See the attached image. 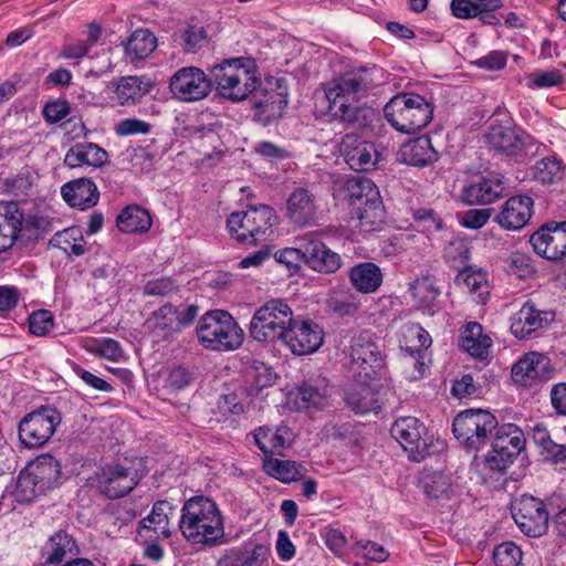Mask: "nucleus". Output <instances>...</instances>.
<instances>
[{
	"label": "nucleus",
	"mask_w": 566,
	"mask_h": 566,
	"mask_svg": "<svg viewBox=\"0 0 566 566\" xmlns=\"http://www.w3.org/2000/svg\"><path fill=\"white\" fill-rule=\"evenodd\" d=\"M497 419L489 410L467 409L452 422L455 439L469 451H480L492 440Z\"/></svg>",
	"instance_id": "nucleus-6"
},
{
	"label": "nucleus",
	"mask_w": 566,
	"mask_h": 566,
	"mask_svg": "<svg viewBox=\"0 0 566 566\" xmlns=\"http://www.w3.org/2000/svg\"><path fill=\"white\" fill-rule=\"evenodd\" d=\"M491 451L484 458L485 470L504 473L525 447L523 432L515 424H504L493 433Z\"/></svg>",
	"instance_id": "nucleus-11"
},
{
	"label": "nucleus",
	"mask_w": 566,
	"mask_h": 566,
	"mask_svg": "<svg viewBox=\"0 0 566 566\" xmlns=\"http://www.w3.org/2000/svg\"><path fill=\"white\" fill-rule=\"evenodd\" d=\"M553 318L552 312L539 311L527 302L512 318L511 331L517 338H526L533 332L543 328Z\"/></svg>",
	"instance_id": "nucleus-28"
},
{
	"label": "nucleus",
	"mask_w": 566,
	"mask_h": 566,
	"mask_svg": "<svg viewBox=\"0 0 566 566\" xmlns=\"http://www.w3.org/2000/svg\"><path fill=\"white\" fill-rule=\"evenodd\" d=\"M506 62L507 54L504 51H492L488 55L476 60L474 65L488 71H499L505 67Z\"/></svg>",
	"instance_id": "nucleus-63"
},
{
	"label": "nucleus",
	"mask_w": 566,
	"mask_h": 566,
	"mask_svg": "<svg viewBox=\"0 0 566 566\" xmlns=\"http://www.w3.org/2000/svg\"><path fill=\"white\" fill-rule=\"evenodd\" d=\"M533 199L528 196H515L505 201L495 221L506 230H520L532 217Z\"/></svg>",
	"instance_id": "nucleus-25"
},
{
	"label": "nucleus",
	"mask_w": 566,
	"mask_h": 566,
	"mask_svg": "<svg viewBox=\"0 0 566 566\" xmlns=\"http://www.w3.org/2000/svg\"><path fill=\"white\" fill-rule=\"evenodd\" d=\"M534 178L544 185H552L562 180V161L549 157L541 159L534 167Z\"/></svg>",
	"instance_id": "nucleus-49"
},
{
	"label": "nucleus",
	"mask_w": 566,
	"mask_h": 566,
	"mask_svg": "<svg viewBox=\"0 0 566 566\" xmlns=\"http://www.w3.org/2000/svg\"><path fill=\"white\" fill-rule=\"evenodd\" d=\"M108 160L105 149L94 143L83 142L73 145L65 154L64 165L69 168L90 166L102 167Z\"/></svg>",
	"instance_id": "nucleus-30"
},
{
	"label": "nucleus",
	"mask_w": 566,
	"mask_h": 566,
	"mask_svg": "<svg viewBox=\"0 0 566 566\" xmlns=\"http://www.w3.org/2000/svg\"><path fill=\"white\" fill-rule=\"evenodd\" d=\"M50 244L61 249L69 255L81 256L85 253V240L78 227H71L56 232L50 240Z\"/></svg>",
	"instance_id": "nucleus-42"
},
{
	"label": "nucleus",
	"mask_w": 566,
	"mask_h": 566,
	"mask_svg": "<svg viewBox=\"0 0 566 566\" xmlns=\"http://www.w3.org/2000/svg\"><path fill=\"white\" fill-rule=\"evenodd\" d=\"M193 380V373L185 366L171 368L167 377V386L172 390H181L189 386Z\"/></svg>",
	"instance_id": "nucleus-60"
},
{
	"label": "nucleus",
	"mask_w": 566,
	"mask_h": 566,
	"mask_svg": "<svg viewBox=\"0 0 566 566\" xmlns=\"http://www.w3.org/2000/svg\"><path fill=\"white\" fill-rule=\"evenodd\" d=\"M153 88L149 81L139 76H123L116 83L114 98L122 106L134 105Z\"/></svg>",
	"instance_id": "nucleus-33"
},
{
	"label": "nucleus",
	"mask_w": 566,
	"mask_h": 566,
	"mask_svg": "<svg viewBox=\"0 0 566 566\" xmlns=\"http://www.w3.org/2000/svg\"><path fill=\"white\" fill-rule=\"evenodd\" d=\"M390 433L408 453L410 460L420 462L429 454L427 428L419 419L401 417L394 422Z\"/></svg>",
	"instance_id": "nucleus-16"
},
{
	"label": "nucleus",
	"mask_w": 566,
	"mask_h": 566,
	"mask_svg": "<svg viewBox=\"0 0 566 566\" xmlns=\"http://www.w3.org/2000/svg\"><path fill=\"white\" fill-rule=\"evenodd\" d=\"M457 284H463L471 293H478L482 296L486 289V280L480 271L465 269L461 271L455 279Z\"/></svg>",
	"instance_id": "nucleus-55"
},
{
	"label": "nucleus",
	"mask_w": 566,
	"mask_h": 566,
	"mask_svg": "<svg viewBox=\"0 0 566 566\" xmlns=\"http://www.w3.org/2000/svg\"><path fill=\"white\" fill-rule=\"evenodd\" d=\"M51 220L41 214L24 217L15 201H0V253L12 248L23 230L38 238L51 230Z\"/></svg>",
	"instance_id": "nucleus-8"
},
{
	"label": "nucleus",
	"mask_w": 566,
	"mask_h": 566,
	"mask_svg": "<svg viewBox=\"0 0 566 566\" xmlns=\"http://www.w3.org/2000/svg\"><path fill=\"white\" fill-rule=\"evenodd\" d=\"M263 470L270 476L282 483H292L304 478L306 468L293 460H281L276 458H264Z\"/></svg>",
	"instance_id": "nucleus-37"
},
{
	"label": "nucleus",
	"mask_w": 566,
	"mask_h": 566,
	"mask_svg": "<svg viewBox=\"0 0 566 566\" xmlns=\"http://www.w3.org/2000/svg\"><path fill=\"white\" fill-rule=\"evenodd\" d=\"M409 291L412 296L423 305H430L440 294L439 289L430 277L417 279L411 285Z\"/></svg>",
	"instance_id": "nucleus-51"
},
{
	"label": "nucleus",
	"mask_w": 566,
	"mask_h": 566,
	"mask_svg": "<svg viewBox=\"0 0 566 566\" xmlns=\"http://www.w3.org/2000/svg\"><path fill=\"white\" fill-rule=\"evenodd\" d=\"M420 486L430 499H449L452 492L451 478L442 472H424L420 478Z\"/></svg>",
	"instance_id": "nucleus-45"
},
{
	"label": "nucleus",
	"mask_w": 566,
	"mask_h": 566,
	"mask_svg": "<svg viewBox=\"0 0 566 566\" xmlns=\"http://www.w3.org/2000/svg\"><path fill=\"white\" fill-rule=\"evenodd\" d=\"M91 480L108 499L123 497L138 484L136 473L119 464L103 468Z\"/></svg>",
	"instance_id": "nucleus-19"
},
{
	"label": "nucleus",
	"mask_w": 566,
	"mask_h": 566,
	"mask_svg": "<svg viewBox=\"0 0 566 566\" xmlns=\"http://www.w3.org/2000/svg\"><path fill=\"white\" fill-rule=\"evenodd\" d=\"M332 395V387L325 377H312L298 387V397L306 408L323 409Z\"/></svg>",
	"instance_id": "nucleus-34"
},
{
	"label": "nucleus",
	"mask_w": 566,
	"mask_h": 566,
	"mask_svg": "<svg viewBox=\"0 0 566 566\" xmlns=\"http://www.w3.org/2000/svg\"><path fill=\"white\" fill-rule=\"evenodd\" d=\"M147 322L154 331L161 332L164 337L178 333L177 307L167 303L155 311Z\"/></svg>",
	"instance_id": "nucleus-46"
},
{
	"label": "nucleus",
	"mask_w": 566,
	"mask_h": 566,
	"mask_svg": "<svg viewBox=\"0 0 566 566\" xmlns=\"http://www.w3.org/2000/svg\"><path fill=\"white\" fill-rule=\"evenodd\" d=\"M33 476L40 482L41 490H49L55 486L61 478V464L51 454H44L30 465Z\"/></svg>",
	"instance_id": "nucleus-40"
},
{
	"label": "nucleus",
	"mask_w": 566,
	"mask_h": 566,
	"mask_svg": "<svg viewBox=\"0 0 566 566\" xmlns=\"http://www.w3.org/2000/svg\"><path fill=\"white\" fill-rule=\"evenodd\" d=\"M61 195L67 205L81 210L94 207L99 199L95 182L88 178H77L64 184Z\"/></svg>",
	"instance_id": "nucleus-27"
},
{
	"label": "nucleus",
	"mask_w": 566,
	"mask_h": 566,
	"mask_svg": "<svg viewBox=\"0 0 566 566\" xmlns=\"http://www.w3.org/2000/svg\"><path fill=\"white\" fill-rule=\"evenodd\" d=\"M492 339L483 333L478 322H471L461 334V348L476 358H485L490 353Z\"/></svg>",
	"instance_id": "nucleus-36"
},
{
	"label": "nucleus",
	"mask_w": 566,
	"mask_h": 566,
	"mask_svg": "<svg viewBox=\"0 0 566 566\" xmlns=\"http://www.w3.org/2000/svg\"><path fill=\"white\" fill-rule=\"evenodd\" d=\"M484 138L492 150L515 161H520L532 145V137L511 120L491 123Z\"/></svg>",
	"instance_id": "nucleus-12"
},
{
	"label": "nucleus",
	"mask_w": 566,
	"mask_h": 566,
	"mask_svg": "<svg viewBox=\"0 0 566 566\" xmlns=\"http://www.w3.org/2000/svg\"><path fill=\"white\" fill-rule=\"evenodd\" d=\"M382 70L376 65L363 66L333 80L325 88L326 114L347 126L363 128L370 111L356 103L381 84Z\"/></svg>",
	"instance_id": "nucleus-2"
},
{
	"label": "nucleus",
	"mask_w": 566,
	"mask_h": 566,
	"mask_svg": "<svg viewBox=\"0 0 566 566\" xmlns=\"http://www.w3.org/2000/svg\"><path fill=\"white\" fill-rule=\"evenodd\" d=\"M373 380L354 375V380L345 387L344 401L355 413L376 412L381 408L378 392L370 384Z\"/></svg>",
	"instance_id": "nucleus-23"
},
{
	"label": "nucleus",
	"mask_w": 566,
	"mask_h": 566,
	"mask_svg": "<svg viewBox=\"0 0 566 566\" xmlns=\"http://www.w3.org/2000/svg\"><path fill=\"white\" fill-rule=\"evenodd\" d=\"M480 7L472 0H452L451 12L459 19H472L478 17Z\"/></svg>",
	"instance_id": "nucleus-64"
},
{
	"label": "nucleus",
	"mask_w": 566,
	"mask_h": 566,
	"mask_svg": "<svg viewBox=\"0 0 566 566\" xmlns=\"http://www.w3.org/2000/svg\"><path fill=\"white\" fill-rule=\"evenodd\" d=\"M388 123L398 132L416 134L433 118V105L426 97L403 92L395 95L384 108Z\"/></svg>",
	"instance_id": "nucleus-5"
},
{
	"label": "nucleus",
	"mask_w": 566,
	"mask_h": 566,
	"mask_svg": "<svg viewBox=\"0 0 566 566\" xmlns=\"http://www.w3.org/2000/svg\"><path fill=\"white\" fill-rule=\"evenodd\" d=\"M178 291L176 282L168 276L150 280L144 285V294L153 296H168Z\"/></svg>",
	"instance_id": "nucleus-56"
},
{
	"label": "nucleus",
	"mask_w": 566,
	"mask_h": 566,
	"mask_svg": "<svg viewBox=\"0 0 566 566\" xmlns=\"http://www.w3.org/2000/svg\"><path fill=\"white\" fill-rule=\"evenodd\" d=\"M174 41L182 48L185 53H196L207 42V32L202 27L187 25L175 32Z\"/></svg>",
	"instance_id": "nucleus-48"
},
{
	"label": "nucleus",
	"mask_w": 566,
	"mask_h": 566,
	"mask_svg": "<svg viewBox=\"0 0 566 566\" xmlns=\"http://www.w3.org/2000/svg\"><path fill=\"white\" fill-rule=\"evenodd\" d=\"M249 63L244 57L223 60L212 67V76L221 97L239 103L251 96L255 116L265 125L283 115L287 97L281 91L263 87Z\"/></svg>",
	"instance_id": "nucleus-1"
},
{
	"label": "nucleus",
	"mask_w": 566,
	"mask_h": 566,
	"mask_svg": "<svg viewBox=\"0 0 566 566\" xmlns=\"http://www.w3.org/2000/svg\"><path fill=\"white\" fill-rule=\"evenodd\" d=\"M324 342V331L311 319H293L280 343L295 355L315 353Z\"/></svg>",
	"instance_id": "nucleus-18"
},
{
	"label": "nucleus",
	"mask_w": 566,
	"mask_h": 566,
	"mask_svg": "<svg viewBox=\"0 0 566 566\" xmlns=\"http://www.w3.org/2000/svg\"><path fill=\"white\" fill-rule=\"evenodd\" d=\"M413 219L417 227L428 235L440 231L443 228V221L434 210L421 208L413 212Z\"/></svg>",
	"instance_id": "nucleus-53"
},
{
	"label": "nucleus",
	"mask_w": 566,
	"mask_h": 566,
	"mask_svg": "<svg viewBox=\"0 0 566 566\" xmlns=\"http://www.w3.org/2000/svg\"><path fill=\"white\" fill-rule=\"evenodd\" d=\"M60 423L61 413L57 409L40 407L20 420L19 439L29 449L41 448L52 438Z\"/></svg>",
	"instance_id": "nucleus-13"
},
{
	"label": "nucleus",
	"mask_w": 566,
	"mask_h": 566,
	"mask_svg": "<svg viewBox=\"0 0 566 566\" xmlns=\"http://www.w3.org/2000/svg\"><path fill=\"white\" fill-rule=\"evenodd\" d=\"M302 238L297 239V248H285L274 254L276 262L285 264L289 269L296 268L301 261L304 262Z\"/></svg>",
	"instance_id": "nucleus-61"
},
{
	"label": "nucleus",
	"mask_w": 566,
	"mask_h": 566,
	"mask_svg": "<svg viewBox=\"0 0 566 566\" xmlns=\"http://www.w3.org/2000/svg\"><path fill=\"white\" fill-rule=\"evenodd\" d=\"M317 206L315 196L305 188L295 189L286 201V217L291 223L303 228L316 220Z\"/></svg>",
	"instance_id": "nucleus-24"
},
{
	"label": "nucleus",
	"mask_w": 566,
	"mask_h": 566,
	"mask_svg": "<svg viewBox=\"0 0 566 566\" xmlns=\"http://www.w3.org/2000/svg\"><path fill=\"white\" fill-rule=\"evenodd\" d=\"M397 160L409 166L426 167L438 160V151L430 138L420 136L400 147Z\"/></svg>",
	"instance_id": "nucleus-29"
},
{
	"label": "nucleus",
	"mask_w": 566,
	"mask_h": 566,
	"mask_svg": "<svg viewBox=\"0 0 566 566\" xmlns=\"http://www.w3.org/2000/svg\"><path fill=\"white\" fill-rule=\"evenodd\" d=\"M493 209H470L462 214L460 223L468 229H480L490 219Z\"/></svg>",
	"instance_id": "nucleus-59"
},
{
	"label": "nucleus",
	"mask_w": 566,
	"mask_h": 566,
	"mask_svg": "<svg viewBox=\"0 0 566 566\" xmlns=\"http://www.w3.org/2000/svg\"><path fill=\"white\" fill-rule=\"evenodd\" d=\"M253 436L255 444L264 453L265 458H269V454H282L285 439L281 433V429L274 430L268 427H260L254 431Z\"/></svg>",
	"instance_id": "nucleus-47"
},
{
	"label": "nucleus",
	"mask_w": 566,
	"mask_h": 566,
	"mask_svg": "<svg viewBox=\"0 0 566 566\" xmlns=\"http://www.w3.org/2000/svg\"><path fill=\"white\" fill-rule=\"evenodd\" d=\"M44 566L60 564L70 555L77 554L75 541L65 531L54 533L42 547Z\"/></svg>",
	"instance_id": "nucleus-32"
},
{
	"label": "nucleus",
	"mask_w": 566,
	"mask_h": 566,
	"mask_svg": "<svg viewBox=\"0 0 566 566\" xmlns=\"http://www.w3.org/2000/svg\"><path fill=\"white\" fill-rule=\"evenodd\" d=\"M150 124L138 118H126L120 120L115 132L119 136H129L136 134H147L150 132Z\"/></svg>",
	"instance_id": "nucleus-62"
},
{
	"label": "nucleus",
	"mask_w": 566,
	"mask_h": 566,
	"mask_svg": "<svg viewBox=\"0 0 566 566\" xmlns=\"http://www.w3.org/2000/svg\"><path fill=\"white\" fill-rule=\"evenodd\" d=\"M179 528L193 544L217 546L224 543V525L217 503L203 495L187 500L181 509Z\"/></svg>",
	"instance_id": "nucleus-3"
},
{
	"label": "nucleus",
	"mask_w": 566,
	"mask_h": 566,
	"mask_svg": "<svg viewBox=\"0 0 566 566\" xmlns=\"http://www.w3.org/2000/svg\"><path fill=\"white\" fill-rule=\"evenodd\" d=\"M276 219L273 208L266 205L252 206L245 211L232 212L227 220V228L238 242L254 244L264 239Z\"/></svg>",
	"instance_id": "nucleus-9"
},
{
	"label": "nucleus",
	"mask_w": 566,
	"mask_h": 566,
	"mask_svg": "<svg viewBox=\"0 0 566 566\" xmlns=\"http://www.w3.org/2000/svg\"><path fill=\"white\" fill-rule=\"evenodd\" d=\"M347 199L363 227H375L384 220V206L375 184L367 178H352L345 185Z\"/></svg>",
	"instance_id": "nucleus-10"
},
{
	"label": "nucleus",
	"mask_w": 566,
	"mask_h": 566,
	"mask_svg": "<svg viewBox=\"0 0 566 566\" xmlns=\"http://www.w3.org/2000/svg\"><path fill=\"white\" fill-rule=\"evenodd\" d=\"M511 511L516 525L525 535L538 537L546 532L549 511L542 500L523 494L512 503Z\"/></svg>",
	"instance_id": "nucleus-15"
},
{
	"label": "nucleus",
	"mask_w": 566,
	"mask_h": 566,
	"mask_svg": "<svg viewBox=\"0 0 566 566\" xmlns=\"http://www.w3.org/2000/svg\"><path fill=\"white\" fill-rule=\"evenodd\" d=\"M116 224L125 233L147 232L151 227V217L139 206H127L117 216Z\"/></svg>",
	"instance_id": "nucleus-39"
},
{
	"label": "nucleus",
	"mask_w": 566,
	"mask_h": 566,
	"mask_svg": "<svg viewBox=\"0 0 566 566\" xmlns=\"http://www.w3.org/2000/svg\"><path fill=\"white\" fill-rule=\"evenodd\" d=\"M531 82L527 84L530 88H544L556 86L562 83L563 76L557 70L546 72H534L528 75Z\"/></svg>",
	"instance_id": "nucleus-57"
},
{
	"label": "nucleus",
	"mask_w": 566,
	"mask_h": 566,
	"mask_svg": "<svg viewBox=\"0 0 566 566\" xmlns=\"http://www.w3.org/2000/svg\"><path fill=\"white\" fill-rule=\"evenodd\" d=\"M294 319L290 305L280 298H272L259 307L249 327L250 336L262 343H277Z\"/></svg>",
	"instance_id": "nucleus-7"
},
{
	"label": "nucleus",
	"mask_w": 566,
	"mask_h": 566,
	"mask_svg": "<svg viewBox=\"0 0 566 566\" xmlns=\"http://www.w3.org/2000/svg\"><path fill=\"white\" fill-rule=\"evenodd\" d=\"M338 151L355 171H367L376 164L377 151L374 144L356 134H346L339 143Z\"/></svg>",
	"instance_id": "nucleus-22"
},
{
	"label": "nucleus",
	"mask_w": 566,
	"mask_h": 566,
	"mask_svg": "<svg viewBox=\"0 0 566 566\" xmlns=\"http://www.w3.org/2000/svg\"><path fill=\"white\" fill-rule=\"evenodd\" d=\"M157 48L156 35L147 29L135 30L124 42L125 56L130 61L148 57Z\"/></svg>",
	"instance_id": "nucleus-35"
},
{
	"label": "nucleus",
	"mask_w": 566,
	"mask_h": 566,
	"mask_svg": "<svg viewBox=\"0 0 566 566\" xmlns=\"http://www.w3.org/2000/svg\"><path fill=\"white\" fill-rule=\"evenodd\" d=\"M264 547L255 546L252 551L231 548L217 562L216 566H263Z\"/></svg>",
	"instance_id": "nucleus-41"
},
{
	"label": "nucleus",
	"mask_w": 566,
	"mask_h": 566,
	"mask_svg": "<svg viewBox=\"0 0 566 566\" xmlns=\"http://www.w3.org/2000/svg\"><path fill=\"white\" fill-rule=\"evenodd\" d=\"M33 474V471L29 468L27 471H22L18 476L17 491L21 493L22 501H31L39 494L45 492V490L38 488L40 482Z\"/></svg>",
	"instance_id": "nucleus-52"
},
{
	"label": "nucleus",
	"mask_w": 566,
	"mask_h": 566,
	"mask_svg": "<svg viewBox=\"0 0 566 566\" xmlns=\"http://www.w3.org/2000/svg\"><path fill=\"white\" fill-rule=\"evenodd\" d=\"M345 353L350 358V369L358 377L376 379L385 367L381 350L368 332L353 336Z\"/></svg>",
	"instance_id": "nucleus-14"
},
{
	"label": "nucleus",
	"mask_w": 566,
	"mask_h": 566,
	"mask_svg": "<svg viewBox=\"0 0 566 566\" xmlns=\"http://www.w3.org/2000/svg\"><path fill=\"white\" fill-rule=\"evenodd\" d=\"M43 117L50 124H56L70 113V104L65 99L48 102L43 107Z\"/></svg>",
	"instance_id": "nucleus-58"
},
{
	"label": "nucleus",
	"mask_w": 566,
	"mask_h": 566,
	"mask_svg": "<svg viewBox=\"0 0 566 566\" xmlns=\"http://www.w3.org/2000/svg\"><path fill=\"white\" fill-rule=\"evenodd\" d=\"M212 74V70L210 71ZM213 76L208 77L199 67L185 66L179 69L169 81V88L172 95L185 102L200 101L208 96L211 91Z\"/></svg>",
	"instance_id": "nucleus-17"
},
{
	"label": "nucleus",
	"mask_w": 566,
	"mask_h": 566,
	"mask_svg": "<svg viewBox=\"0 0 566 566\" xmlns=\"http://www.w3.org/2000/svg\"><path fill=\"white\" fill-rule=\"evenodd\" d=\"M533 441L542 449L541 454L545 455V459L554 463L566 461V444L554 442L543 424H535L533 428Z\"/></svg>",
	"instance_id": "nucleus-43"
},
{
	"label": "nucleus",
	"mask_w": 566,
	"mask_h": 566,
	"mask_svg": "<svg viewBox=\"0 0 566 566\" xmlns=\"http://www.w3.org/2000/svg\"><path fill=\"white\" fill-rule=\"evenodd\" d=\"M304 263L321 273H334L342 265L340 255L313 233L302 237Z\"/></svg>",
	"instance_id": "nucleus-20"
},
{
	"label": "nucleus",
	"mask_w": 566,
	"mask_h": 566,
	"mask_svg": "<svg viewBox=\"0 0 566 566\" xmlns=\"http://www.w3.org/2000/svg\"><path fill=\"white\" fill-rule=\"evenodd\" d=\"M348 277L353 287L364 294H370L378 291L382 284L381 269L373 262H361L354 265Z\"/></svg>",
	"instance_id": "nucleus-31"
},
{
	"label": "nucleus",
	"mask_w": 566,
	"mask_h": 566,
	"mask_svg": "<svg viewBox=\"0 0 566 566\" xmlns=\"http://www.w3.org/2000/svg\"><path fill=\"white\" fill-rule=\"evenodd\" d=\"M54 326V318L50 311L39 310L29 317V331L35 336H45Z\"/></svg>",
	"instance_id": "nucleus-54"
},
{
	"label": "nucleus",
	"mask_w": 566,
	"mask_h": 566,
	"mask_svg": "<svg viewBox=\"0 0 566 566\" xmlns=\"http://www.w3.org/2000/svg\"><path fill=\"white\" fill-rule=\"evenodd\" d=\"M504 190V177L490 174L465 187L462 198L468 205H489L502 197Z\"/></svg>",
	"instance_id": "nucleus-26"
},
{
	"label": "nucleus",
	"mask_w": 566,
	"mask_h": 566,
	"mask_svg": "<svg viewBox=\"0 0 566 566\" xmlns=\"http://www.w3.org/2000/svg\"><path fill=\"white\" fill-rule=\"evenodd\" d=\"M174 506L166 500L157 501L150 514L139 522L142 530L154 531L158 537H170L169 516L174 514Z\"/></svg>",
	"instance_id": "nucleus-38"
},
{
	"label": "nucleus",
	"mask_w": 566,
	"mask_h": 566,
	"mask_svg": "<svg viewBox=\"0 0 566 566\" xmlns=\"http://www.w3.org/2000/svg\"><path fill=\"white\" fill-rule=\"evenodd\" d=\"M431 345L429 333L418 323H411L403 328V340H400V348L415 357Z\"/></svg>",
	"instance_id": "nucleus-44"
},
{
	"label": "nucleus",
	"mask_w": 566,
	"mask_h": 566,
	"mask_svg": "<svg viewBox=\"0 0 566 566\" xmlns=\"http://www.w3.org/2000/svg\"><path fill=\"white\" fill-rule=\"evenodd\" d=\"M551 359L545 354L532 352L524 355L512 368V379L521 386H533L552 377Z\"/></svg>",
	"instance_id": "nucleus-21"
},
{
	"label": "nucleus",
	"mask_w": 566,
	"mask_h": 566,
	"mask_svg": "<svg viewBox=\"0 0 566 566\" xmlns=\"http://www.w3.org/2000/svg\"><path fill=\"white\" fill-rule=\"evenodd\" d=\"M199 344L209 350L232 352L241 347L244 332L233 316L222 310L205 313L197 324Z\"/></svg>",
	"instance_id": "nucleus-4"
},
{
	"label": "nucleus",
	"mask_w": 566,
	"mask_h": 566,
	"mask_svg": "<svg viewBox=\"0 0 566 566\" xmlns=\"http://www.w3.org/2000/svg\"><path fill=\"white\" fill-rule=\"evenodd\" d=\"M521 562L522 551L513 542L501 543L493 551L494 566H520Z\"/></svg>",
	"instance_id": "nucleus-50"
}]
</instances>
